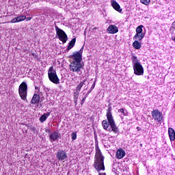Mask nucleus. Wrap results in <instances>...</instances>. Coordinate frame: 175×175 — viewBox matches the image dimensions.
Segmentation results:
<instances>
[{"mask_svg":"<svg viewBox=\"0 0 175 175\" xmlns=\"http://www.w3.org/2000/svg\"><path fill=\"white\" fill-rule=\"evenodd\" d=\"M105 118H107V120H103L101 122L103 129L107 132L118 133V127L116 126L115 120H113V116H111V107L107 108V112L105 113Z\"/></svg>","mask_w":175,"mask_h":175,"instance_id":"1","label":"nucleus"},{"mask_svg":"<svg viewBox=\"0 0 175 175\" xmlns=\"http://www.w3.org/2000/svg\"><path fill=\"white\" fill-rule=\"evenodd\" d=\"M94 148L96 150V153L94 154V163H93V167L98 172L104 171V157L103 156V154L100 153V150H99L98 145L94 146Z\"/></svg>","mask_w":175,"mask_h":175,"instance_id":"2","label":"nucleus"},{"mask_svg":"<svg viewBox=\"0 0 175 175\" xmlns=\"http://www.w3.org/2000/svg\"><path fill=\"white\" fill-rule=\"evenodd\" d=\"M131 61H133L134 75L137 76H142L143 73H144V70H143V66L140 64L139 59H137V57L133 56V57H131Z\"/></svg>","mask_w":175,"mask_h":175,"instance_id":"3","label":"nucleus"},{"mask_svg":"<svg viewBox=\"0 0 175 175\" xmlns=\"http://www.w3.org/2000/svg\"><path fill=\"white\" fill-rule=\"evenodd\" d=\"M18 94L20 95L21 100L27 101V84L26 82H23L18 88Z\"/></svg>","mask_w":175,"mask_h":175,"instance_id":"4","label":"nucleus"},{"mask_svg":"<svg viewBox=\"0 0 175 175\" xmlns=\"http://www.w3.org/2000/svg\"><path fill=\"white\" fill-rule=\"evenodd\" d=\"M48 78L51 83L54 84L60 83L59 77H57V74L55 73V70H54V68L53 66L49 67V70H48Z\"/></svg>","mask_w":175,"mask_h":175,"instance_id":"5","label":"nucleus"},{"mask_svg":"<svg viewBox=\"0 0 175 175\" xmlns=\"http://www.w3.org/2000/svg\"><path fill=\"white\" fill-rule=\"evenodd\" d=\"M83 68V66L81 62H71L70 64V71L72 72H75L77 74H82V68Z\"/></svg>","mask_w":175,"mask_h":175,"instance_id":"6","label":"nucleus"},{"mask_svg":"<svg viewBox=\"0 0 175 175\" xmlns=\"http://www.w3.org/2000/svg\"><path fill=\"white\" fill-rule=\"evenodd\" d=\"M87 83V79H83V81H81L79 84L77 85L76 87V92L72 93V99H74L75 105H77V98H79V92H81V89L83 85H85V83Z\"/></svg>","mask_w":175,"mask_h":175,"instance_id":"7","label":"nucleus"},{"mask_svg":"<svg viewBox=\"0 0 175 175\" xmlns=\"http://www.w3.org/2000/svg\"><path fill=\"white\" fill-rule=\"evenodd\" d=\"M55 35H57L59 40L62 41L64 44L66 43L68 40V36L64 30L59 29V27L55 26Z\"/></svg>","mask_w":175,"mask_h":175,"instance_id":"8","label":"nucleus"},{"mask_svg":"<svg viewBox=\"0 0 175 175\" xmlns=\"http://www.w3.org/2000/svg\"><path fill=\"white\" fill-rule=\"evenodd\" d=\"M83 52V46L79 51L72 52V55H70V59L74 60L72 62H81L82 61V53Z\"/></svg>","mask_w":175,"mask_h":175,"instance_id":"9","label":"nucleus"},{"mask_svg":"<svg viewBox=\"0 0 175 175\" xmlns=\"http://www.w3.org/2000/svg\"><path fill=\"white\" fill-rule=\"evenodd\" d=\"M151 117L152 118V120H154L155 122L160 123L163 121L162 113L158 109H154L151 111Z\"/></svg>","mask_w":175,"mask_h":175,"instance_id":"10","label":"nucleus"},{"mask_svg":"<svg viewBox=\"0 0 175 175\" xmlns=\"http://www.w3.org/2000/svg\"><path fill=\"white\" fill-rule=\"evenodd\" d=\"M55 157L57 158V160L64 161L66 160L68 156L66 155V152L62 150H57V153H55Z\"/></svg>","mask_w":175,"mask_h":175,"instance_id":"11","label":"nucleus"},{"mask_svg":"<svg viewBox=\"0 0 175 175\" xmlns=\"http://www.w3.org/2000/svg\"><path fill=\"white\" fill-rule=\"evenodd\" d=\"M107 33L110 34L118 33V27L115 26V25H110L109 27H107Z\"/></svg>","mask_w":175,"mask_h":175,"instance_id":"12","label":"nucleus"},{"mask_svg":"<svg viewBox=\"0 0 175 175\" xmlns=\"http://www.w3.org/2000/svg\"><path fill=\"white\" fill-rule=\"evenodd\" d=\"M110 5H112V8H113L115 11L118 12V13H121L122 10L120 7V5L115 0L110 1Z\"/></svg>","mask_w":175,"mask_h":175,"instance_id":"13","label":"nucleus"},{"mask_svg":"<svg viewBox=\"0 0 175 175\" xmlns=\"http://www.w3.org/2000/svg\"><path fill=\"white\" fill-rule=\"evenodd\" d=\"M60 137V134L57 132H53V133H51L49 135V140H51V142H55V141L59 139V137Z\"/></svg>","mask_w":175,"mask_h":175,"instance_id":"14","label":"nucleus"},{"mask_svg":"<svg viewBox=\"0 0 175 175\" xmlns=\"http://www.w3.org/2000/svg\"><path fill=\"white\" fill-rule=\"evenodd\" d=\"M126 153L123 149H118L117 150V153H116L115 157L118 159H122L124 157Z\"/></svg>","mask_w":175,"mask_h":175,"instance_id":"15","label":"nucleus"},{"mask_svg":"<svg viewBox=\"0 0 175 175\" xmlns=\"http://www.w3.org/2000/svg\"><path fill=\"white\" fill-rule=\"evenodd\" d=\"M168 137H170V142H174L175 139V133L173 128H168Z\"/></svg>","mask_w":175,"mask_h":175,"instance_id":"16","label":"nucleus"},{"mask_svg":"<svg viewBox=\"0 0 175 175\" xmlns=\"http://www.w3.org/2000/svg\"><path fill=\"white\" fill-rule=\"evenodd\" d=\"M40 103V95L35 94L32 96V99L31 100V104L36 105Z\"/></svg>","mask_w":175,"mask_h":175,"instance_id":"17","label":"nucleus"},{"mask_svg":"<svg viewBox=\"0 0 175 175\" xmlns=\"http://www.w3.org/2000/svg\"><path fill=\"white\" fill-rule=\"evenodd\" d=\"M51 115V113L48 112V113H43V115L40 117V122H44V121H46V119H48V118L49 117V116Z\"/></svg>","mask_w":175,"mask_h":175,"instance_id":"18","label":"nucleus"},{"mask_svg":"<svg viewBox=\"0 0 175 175\" xmlns=\"http://www.w3.org/2000/svg\"><path fill=\"white\" fill-rule=\"evenodd\" d=\"M76 44V38H72L70 43L68 44V47L66 48V50H71L72 47H75V44Z\"/></svg>","mask_w":175,"mask_h":175,"instance_id":"19","label":"nucleus"},{"mask_svg":"<svg viewBox=\"0 0 175 175\" xmlns=\"http://www.w3.org/2000/svg\"><path fill=\"white\" fill-rule=\"evenodd\" d=\"M144 37H145V35L143 34V33H135V36H134L133 39L134 40H139L140 41Z\"/></svg>","mask_w":175,"mask_h":175,"instance_id":"20","label":"nucleus"},{"mask_svg":"<svg viewBox=\"0 0 175 175\" xmlns=\"http://www.w3.org/2000/svg\"><path fill=\"white\" fill-rule=\"evenodd\" d=\"M133 47L135 49V50H139L142 47V44L139 41L135 40L133 42Z\"/></svg>","mask_w":175,"mask_h":175,"instance_id":"21","label":"nucleus"},{"mask_svg":"<svg viewBox=\"0 0 175 175\" xmlns=\"http://www.w3.org/2000/svg\"><path fill=\"white\" fill-rule=\"evenodd\" d=\"M142 28H143V25L137 27V28L135 29V33H142V32L143 31V29Z\"/></svg>","mask_w":175,"mask_h":175,"instance_id":"22","label":"nucleus"},{"mask_svg":"<svg viewBox=\"0 0 175 175\" xmlns=\"http://www.w3.org/2000/svg\"><path fill=\"white\" fill-rule=\"evenodd\" d=\"M26 19V16H18L13 18V20H19V21H23Z\"/></svg>","mask_w":175,"mask_h":175,"instance_id":"23","label":"nucleus"},{"mask_svg":"<svg viewBox=\"0 0 175 175\" xmlns=\"http://www.w3.org/2000/svg\"><path fill=\"white\" fill-rule=\"evenodd\" d=\"M150 2H151V0H140V3H142V4H144L146 6L148 5H150Z\"/></svg>","mask_w":175,"mask_h":175,"instance_id":"24","label":"nucleus"},{"mask_svg":"<svg viewBox=\"0 0 175 175\" xmlns=\"http://www.w3.org/2000/svg\"><path fill=\"white\" fill-rule=\"evenodd\" d=\"M77 137V135L76 133H71V140L72 141L76 140Z\"/></svg>","mask_w":175,"mask_h":175,"instance_id":"25","label":"nucleus"},{"mask_svg":"<svg viewBox=\"0 0 175 175\" xmlns=\"http://www.w3.org/2000/svg\"><path fill=\"white\" fill-rule=\"evenodd\" d=\"M23 21V20H17V19H12V21H10V23H20Z\"/></svg>","mask_w":175,"mask_h":175,"instance_id":"26","label":"nucleus"},{"mask_svg":"<svg viewBox=\"0 0 175 175\" xmlns=\"http://www.w3.org/2000/svg\"><path fill=\"white\" fill-rule=\"evenodd\" d=\"M118 113H121V114H123V116H126V113L124 112V109L123 108L118 109Z\"/></svg>","mask_w":175,"mask_h":175,"instance_id":"27","label":"nucleus"},{"mask_svg":"<svg viewBox=\"0 0 175 175\" xmlns=\"http://www.w3.org/2000/svg\"><path fill=\"white\" fill-rule=\"evenodd\" d=\"M94 85L95 83H93V84L92 85V88H90V90L88 91V94H90V92H92V90H93V89L94 88Z\"/></svg>","mask_w":175,"mask_h":175,"instance_id":"28","label":"nucleus"},{"mask_svg":"<svg viewBox=\"0 0 175 175\" xmlns=\"http://www.w3.org/2000/svg\"><path fill=\"white\" fill-rule=\"evenodd\" d=\"M87 98H85V97H83V98H82V100H81V105H83V103H85V100H86Z\"/></svg>","mask_w":175,"mask_h":175,"instance_id":"29","label":"nucleus"},{"mask_svg":"<svg viewBox=\"0 0 175 175\" xmlns=\"http://www.w3.org/2000/svg\"><path fill=\"white\" fill-rule=\"evenodd\" d=\"M31 19H32L31 17H26L25 18L26 21H31Z\"/></svg>","mask_w":175,"mask_h":175,"instance_id":"30","label":"nucleus"},{"mask_svg":"<svg viewBox=\"0 0 175 175\" xmlns=\"http://www.w3.org/2000/svg\"><path fill=\"white\" fill-rule=\"evenodd\" d=\"M98 175H105V173H99Z\"/></svg>","mask_w":175,"mask_h":175,"instance_id":"31","label":"nucleus"},{"mask_svg":"<svg viewBox=\"0 0 175 175\" xmlns=\"http://www.w3.org/2000/svg\"><path fill=\"white\" fill-rule=\"evenodd\" d=\"M88 96V94H85V96H83V98H87Z\"/></svg>","mask_w":175,"mask_h":175,"instance_id":"32","label":"nucleus"},{"mask_svg":"<svg viewBox=\"0 0 175 175\" xmlns=\"http://www.w3.org/2000/svg\"><path fill=\"white\" fill-rule=\"evenodd\" d=\"M83 88H85V90H87V89H88L87 86H83Z\"/></svg>","mask_w":175,"mask_h":175,"instance_id":"33","label":"nucleus"},{"mask_svg":"<svg viewBox=\"0 0 175 175\" xmlns=\"http://www.w3.org/2000/svg\"><path fill=\"white\" fill-rule=\"evenodd\" d=\"M172 25L174 26L175 25V21L173 22V23L172 24Z\"/></svg>","mask_w":175,"mask_h":175,"instance_id":"34","label":"nucleus"}]
</instances>
